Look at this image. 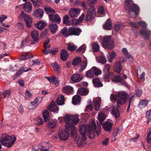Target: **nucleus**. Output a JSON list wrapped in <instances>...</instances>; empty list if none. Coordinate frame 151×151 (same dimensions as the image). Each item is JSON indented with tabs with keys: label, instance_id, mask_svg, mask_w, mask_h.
Returning a JSON list of instances; mask_svg holds the SVG:
<instances>
[{
	"label": "nucleus",
	"instance_id": "obj_28",
	"mask_svg": "<svg viewBox=\"0 0 151 151\" xmlns=\"http://www.w3.org/2000/svg\"><path fill=\"white\" fill-rule=\"evenodd\" d=\"M122 52L124 55L126 57L128 58L130 61H132L133 60L132 57L131 55L128 52L127 49L126 48H123L122 49Z\"/></svg>",
	"mask_w": 151,
	"mask_h": 151
},
{
	"label": "nucleus",
	"instance_id": "obj_36",
	"mask_svg": "<svg viewBox=\"0 0 151 151\" xmlns=\"http://www.w3.org/2000/svg\"><path fill=\"white\" fill-rule=\"evenodd\" d=\"M111 27V24L110 22V20L108 19L105 23L103 25V28L104 29H109Z\"/></svg>",
	"mask_w": 151,
	"mask_h": 151
},
{
	"label": "nucleus",
	"instance_id": "obj_51",
	"mask_svg": "<svg viewBox=\"0 0 151 151\" xmlns=\"http://www.w3.org/2000/svg\"><path fill=\"white\" fill-rule=\"evenodd\" d=\"M44 9L46 12L47 14L52 13L54 12V10L50 7L48 6H45Z\"/></svg>",
	"mask_w": 151,
	"mask_h": 151
},
{
	"label": "nucleus",
	"instance_id": "obj_2",
	"mask_svg": "<svg viewBox=\"0 0 151 151\" xmlns=\"http://www.w3.org/2000/svg\"><path fill=\"white\" fill-rule=\"evenodd\" d=\"M64 120L67 123L66 127L71 131L72 137L76 139H78L79 137L76 132L75 127L73 125L77 124L78 122L79 119L77 116L67 115L64 117Z\"/></svg>",
	"mask_w": 151,
	"mask_h": 151
},
{
	"label": "nucleus",
	"instance_id": "obj_8",
	"mask_svg": "<svg viewBox=\"0 0 151 151\" xmlns=\"http://www.w3.org/2000/svg\"><path fill=\"white\" fill-rule=\"evenodd\" d=\"M19 17L24 19L28 27H31L32 19L29 15L25 14L23 11H22L19 15Z\"/></svg>",
	"mask_w": 151,
	"mask_h": 151
},
{
	"label": "nucleus",
	"instance_id": "obj_3",
	"mask_svg": "<svg viewBox=\"0 0 151 151\" xmlns=\"http://www.w3.org/2000/svg\"><path fill=\"white\" fill-rule=\"evenodd\" d=\"M128 93L125 91H119L117 94H111L110 99L112 101H116L118 107L119 106L125 104L127 99Z\"/></svg>",
	"mask_w": 151,
	"mask_h": 151
},
{
	"label": "nucleus",
	"instance_id": "obj_42",
	"mask_svg": "<svg viewBox=\"0 0 151 151\" xmlns=\"http://www.w3.org/2000/svg\"><path fill=\"white\" fill-rule=\"evenodd\" d=\"M63 23L68 26L71 25V21H70L69 17L68 15H65L63 17Z\"/></svg>",
	"mask_w": 151,
	"mask_h": 151
},
{
	"label": "nucleus",
	"instance_id": "obj_59",
	"mask_svg": "<svg viewBox=\"0 0 151 151\" xmlns=\"http://www.w3.org/2000/svg\"><path fill=\"white\" fill-rule=\"evenodd\" d=\"M97 0H88L87 4L89 6L96 4Z\"/></svg>",
	"mask_w": 151,
	"mask_h": 151
},
{
	"label": "nucleus",
	"instance_id": "obj_32",
	"mask_svg": "<svg viewBox=\"0 0 151 151\" xmlns=\"http://www.w3.org/2000/svg\"><path fill=\"white\" fill-rule=\"evenodd\" d=\"M116 56V52L114 51H113L111 53L109 54V55L107 57L108 61L111 63L114 59Z\"/></svg>",
	"mask_w": 151,
	"mask_h": 151
},
{
	"label": "nucleus",
	"instance_id": "obj_43",
	"mask_svg": "<svg viewBox=\"0 0 151 151\" xmlns=\"http://www.w3.org/2000/svg\"><path fill=\"white\" fill-rule=\"evenodd\" d=\"M64 96L61 95L60 97H58L57 100V104L59 105H62L64 104Z\"/></svg>",
	"mask_w": 151,
	"mask_h": 151
},
{
	"label": "nucleus",
	"instance_id": "obj_13",
	"mask_svg": "<svg viewBox=\"0 0 151 151\" xmlns=\"http://www.w3.org/2000/svg\"><path fill=\"white\" fill-rule=\"evenodd\" d=\"M43 14L44 12L43 9L41 8H39L34 12L32 15L37 19H40L42 17Z\"/></svg>",
	"mask_w": 151,
	"mask_h": 151
},
{
	"label": "nucleus",
	"instance_id": "obj_55",
	"mask_svg": "<svg viewBox=\"0 0 151 151\" xmlns=\"http://www.w3.org/2000/svg\"><path fill=\"white\" fill-rule=\"evenodd\" d=\"M52 82L55 83L56 86H58L59 85L58 79L55 75L52 76Z\"/></svg>",
	"mask_w": 151,
	"mask_h": 151
},
{
	"label": "nucleus",
	"instance_id": "obj_16",
	"mask_svg": "<svg viewBox=\"0 0 151 151\" xmlns=\"http://www.w3.org/2000/svg\"><path fill=\"white\" fill-rule=\"evenodd\" d=\"M81 9H79L71 8L69 13V14L71 17H77L80 14Z\"/></svg>",
	"mask_w": 151,
	"mask_h": 151
},
{
	"label": "nucleus",
	"instance_id": "obj_27",
	"mask_svg": "<svg viewBox=\"0 0 151 151\" xmlns=\"http://www.w3.org/2000/svg\"><path fill=\"white\" fill-rule=\"evenodd\" d=\"M71 79L74 82H78L81 81L82 79L81 77L78 74L73 75L71 77Z\"/></svg>",
	"mask_w": 151,
	"mask_h": 151
},
{
	"label": "nucleus",
	"instance_id": "obj_15",
	"mask_svg": "<svg viewBox=\"0 0 151 151\" xmlns=\"http://www.w3.org/2000/svg\"><path fill=\"white\" fill-rule=\"evenodd\" d=\"M38 148L41 151H49V144L47 142H43L39 145Z\"/></svg>",
	"mask_w": 151,
	"mask_h": 151
},
{
	"label": "nucleus",
	"instance_id": "obj_38",
	"mask_svg": "<svg viewBox=\"0 0 151 151\" xmlns=\"http://www.w3.org/2000/svg\"><path fill=\"white\" fill-rule=\"evenodd\" d=\"M96 60L98 62L104 64L106 63V60L105 57L103 55L100 56L96 58Z\"/></svg>",
	"mask_w": 151,
	"mask_h": 151
},
{
	"label": "nucleus",
	"instance_id": "obj_33",
	"mask_svg": "<svg viewBox=\"0 0 151 151\" xmlns=\"http://www.w3.org/2000/svg\"><path fill=\"white\" fill-rule=\"evenodd\" d=\"M77 93L81 95H86L88 93V91L87 89L84 88H80L77 91Z\"/></svg>",
	"mask_w": 151,
	"mask_h": 151
},
{
	"label": "nucleus",
	"instance_id": "obj_58",
	"mask_svg": "<svg viewBox=\"0 0 151 151\" xmlns=\"http://www.w3.org/2000/svg\"><path fill=\"white\" fill-rule=\"evenodd\" d=\"M86 46L85 44H83L82 45L81 47L77 49V50L80 51L84 52L86 50Z\"/></svg>",
	"mask_w": 151,
	"mask_h": 151
},
{
	"label": "nucleus",
	"instance_id": "obj_53",
	"mask_svg": "<svg viewBox=\"0 0 151 151\" xmlns=\"http://www.w3.org/2000/svg\"><path fill=\"white\" fill-rule=\"evenodd\" d=\"M56 51L55 50H49L46 49H45V50L43 51V53L45 55L49 53H52V54H55L56 53Z\"/></svg>",
	"mask_w": 151,
	"mask_h": 151
},
{
	"label": "nucleus",
	"instance_id": "obj_41",
	"mask_svg": "<svg viewBox=\"0 0 151 151\" xmlns=\"http://www.w3.org/2000/svg\"><path fill=\"white\" fill-rule=\"evenodd\" d=\"M92 69L93 71V73L94 75L97 76L101 73V71L99 68L96 67H93Z\"/></svg>",
	"mask_w": 151,
	"mask_h": 151
},
{
	"label": "nucleus",
	"instance_id": "obj_35",
	"mask_svg": "<svg viewBox=\"0 0 151 151\" xmlns=\"http://www.w3.org/2000/svg\"><path fill=\"white\" fill-rule=\"evenodd\" d=\"M49 28L53 34L55 33L58 29V26L55 24H50L49 25Z\"/></svg>",
	"mask_w": 151,
	"mask_h": 151
},
{
	"label": "nucleus",
	"instance_id": "obj_64",
	"mask_svg": "<svg viewBox=\"0 0 151 151\" xmlns=\"http://www.w3.org/2000/svg\"><path fill=\"white\" fill-rule=\"evenodd\" d=\"M142 93L141 90L137 89L136 91V95L138 97H140Z\"/></svg>",
	"mask_w": 151,
	"mask_h": 151
},
{
	"label": "nucleus",
	"instance_id": "obj_26",
	"mask_svg": "<svg viewBox=\"0 0 151 151\" xmlns=\"http://www.w3.org/2000/svg\"><path fill=\"white\" fill-rule=\"evenodd\" d=\"M92 82L94 86L96 87L99 88L103 86V84L100 82L98 78H95L93 79Z\"/></svg>",
	"mask_w": 151,
	"mask_h": 151
},
{
	"label": "nucleus",
	"instance_id": "obj_37",
	"mask_svg": "<svg viewBox=\"0 0 151 151\" xmlns=\"http://www.w3.org/2000/svg\"><path fill=\"white\" fill-rule=\"evenodd\" d=\"M106 116L104 113L102 112L99 113L98 119L101 124L104 120Z\"/></svg>",
	"mask_w": 151,
	"mask_h": 151
},
{
	"label": "nucleus",
	"instance_id": "obj_30",
	"mask_svg": "<svg viewBox=\"0 0 151 151\" xmlns=\"http://www.w3.org/2000/svg\"><path fill=\"white\" fill-rule=\"evenodd\" d=\"M31 70V69L29 68L26 70H24V68L23 67H22L16 73L14 76V78H17L24 71V72H27L30 70Z\"/></svg>",
	"mask_w": 151,
	"mask_h": 151
},
{
	"label": "nucleus",
	"instance_id": "obj_61",
	"mask_svg": "<svg viewBox=\"0 0 151 151\" xmlns=\"http://www.w3.org/2000/svg\"><path fill=\"white\" fill-rule=\"evenodd\" d=\"M134 96V94L131 93L129 96V105H130L131 104L132 101H133V100H132V98Z\"/></svg>",
	"mask_w": 151,
	"mask_h": 151
},
{
	"label": "nucleus",
	"instance_id": "obj_44",
	"mask_svg": "<svg viewBox=\"0 0 151 151\" xmlns=\"http://www.w3.org/2000/svg\"><path fill=\"white\" fill-rule=\"evenodd\" d=\"M77 48V47L73 43H69L68 45V50H70L71 51H73L75 50Z\"/></svg>",
	"mask_w": 151,
	"mask_h": 151
},
{
	"label": "nucleus",
	"instance_id": "obj_6",
	"mask_svg": "<svg viewBox=\"0 0 151 151\" xmlns=\"http://www.w3.org/2000/svg\"><path fill=\"white\" fill-rule=\"evenodd\" d=\"M102 44L103 47L105 48H109L111 49L114 47V43L111 40V36L110 35L105 37L103 40Z\"/></svg>",
	"mask_w": 151,
	"mask_h": 151
},
{
	"label": "nucleus",
	"instance_id": "obj_14",
	"mask_svg": "<svg viewBox=\"0 0 151 151\" xmlns=\"http://www.w3.org/2000/svg\"><path fill=\"white\" fill-rule=\"evenodd\" d=\"M129 24L132 27L135 28H138L139 26H141L143 28H145L147 26V24L145 22L143 21L138 22L137 23L131 22L129 23Z\"/></svg>",
	"mask_w": 151,
	"mask_h": 151
},
{
	"label": "nucleus",
	"instance_id": "obj_63",
	"mask_svg": "<svg viewBox=\"0 0 151 151\" xmlns=\"http://www.w3.org/2000/svg\"><path fill=\"white\" fill-rule=\"evenodd\" d=\"M29 58V57L27 55H22L21 57L20 58V60H23L27 59Z\"/></svg>",
	"mask_w": 151,
	"mask_h": 151
},
{
	"label": "nucleus",
	"instance_id": "obj_11",
	"mask_svg": "<svg viewBox=\"0 0 151 151\" xmlns=\"http://www.w3.org/2000/svg\"><path fill=\"white\" fill-rule=\"evenodd\" d=\"M42 98L40 97H37L33 102H31L28 105V108L30 110L34 109L37 107L42 101Z\"/></svg>",
	"mask_w": 151,
	"mask_h": 151
},
{
	"label": "nucleus",
	"instance_id": "obj_9",
	"mask_svg": "<svg viewBox=\"0 0 151 151\" xmlns=\"http://www.w3.org/2000/svg\"><path fill=\"white\" fill-rule=\"evenodd\" d=\"M128 7L129 13L131 17L132 18L135 17L139 9V7L135 4H133Z\"/></svg>",
	"mask_w": 151,
	"mask_h": 151
},
{
	"label": "nucleus",
	"instance_id": "obj_46",
	"mask_svg": "<svg viewBox=\"0 0 151 151\" xmlns=\"http://www.w3.org/2000/svg\"><path fill=\"white\" fill-rule=\"evenodd\" d=\"M47 126L49 128L53 129L56 127V124L53 121L50 120L47 124Z\"/></svg>",
	"mask_w": 151,
	"mask_h": 151
},
{
	"label": "nucleus",
	"instance_id": "obj_49",
	"mask_svg": "<svg viewBox=\"0 0 151 151\" xmlns=\"http://www.w3.org/2000/svg\"><path fill=\"white\" fill-rule=\"evenodd\" d=\"M33 4L35 7H39L40 6L41 2L40 0H31Z\"/></svg>",
	"mask_w": 151,
	"mask_h": 151
},
{
	"label": "nucleus",
	"instance_id": "obj_20",
	"mask_svg": "<svg viewBox=\"0 0 151 151\" xmlns=\"http://www.w3.org/2000/svg\"><path fill=\"white\" fill-rule=\"evenodd\" d=\"M47 23L44 21L41 20L36 23L34 26L39 30H42L46 25Z\"/></svg>",
	"mask_w": 151,
	"mask_h": 151
},
{
	"label": "nucleus",
	"instance_id": "obj_40",
	"mask_svg": "<svg viewBox=\"0 0 151 151\" xmlns=\"http://www.w3.org/2000/svg\"><path fill=\"white\" fill-rule=\"evenodd\" d=\"M43 117L45 122H47L49 119L50 115L48 111L46 110H44L42 113Z\"/></svg>",
	"mask_w": 151,
	"mask_h": 151
},
{
	"label": "nucleus",
	"instance_id": "obj_21",
	"mask_svg": "<svg viewBox=\"0 0 151 151\" xmlns=\"http://www.w3.org/2000/svg\"><path fill=\"white\" fill-rule=\"evenodd\" d=\"M140 33L142 37L147 39L149 37L151 32L150 31L148 30L142 29L140 30Z\"/></svg>",
	"mask_w": 151,
	"mask_h": 151
},
{
	"label": "nucleus",
	"instance_id": "obj_7",
	"mask_svg": "<svg viewBox=\"0 0 151 151\" xmlns=\"http://www.w3.org/2000/svg\"><path fill=\"white\" fill-rule=\"evenodd\" d=\"M66 126L67 124L65 125V129L64 131L61 127L59 129L58 135L59 138L61 140H65L68 138L69 134L68 131L69 130V129L66 127Z\"/></svg>",
	"mask_w": 151,
	"mask_h": 151
},
{
	"label": "nucleus",
	"instance_id": "obj_45",
	"mask_svg": "<svg viewBox=\"0 0 151 151\" xmlns=\"http://www.w3.org/2000/svg\"><path fill=\"white\" fill-rule=\"evenodd\" d=\"M81 59L80 57H76L74 58L72 63L73 65H79L81 62Z\"/></svg>",
	"mask_w": 151,
	"mask_h": 151
},
{
	"label": "nucleus",
	"instance_id": "obj_60",
	"mask_svg": "<svg viewBox=\"0 0 151 151\" xmlns=\"http://www.w3.org/2000/svg\"><path fill=\"white\" fill-rule=\"evenodd\" d=\"M147 138V142L151 144V131H150L148 134Z\"/></svg>",
	"mask_w": 151,
	"mask_h": 151
},
{
	"label": "nucleus",
	"instance_id": "obj_50",
	"mask_svg": "<svg viewBox=\"0 0 151 151\" xmlns=\"http://www.w3.org/2000/svg\"><path fill=\"white\" fill-rule=\"evenodd\" d=\"M86 75L87 77L92 78L94 77V75L93 73L92 68L86 72Z\"/></svg>",
	"mask_w": 151,
	"mask_h": 151
},
{
	"label": "nucleus",
	"instance_id": "obj_56",
	"mask_svg": "<svg viewBox=\"0 0 151 151\" xmlns=\"http://www.w3.org/2000/svg\"><path fill=\"white\" fill-rule=\"evenodd\" d=\"M98 12L100 14H104L105 13V11L104 7L101 6L99 7L97 10Z\"/></svg>",
	"mask_w": 151,
	"mask_h": 151
},
{
	"label": "nucleus",
	"instance_id": "obj_22",
	"mask_svg": "<svg viewBox=\"0 0 151 151\" xmlns=\"http://www.w3.org/2000/svg\"><path fill=\"white\" fill-rule=\"evenodd\" d=\"M113 125L112 123L106 122L103 124V126L104 129L107 131L110 132Z\"/></svg>",
	"mask_w": 151,
	"mask_h": 151
},
{
	"label": "nucleus",
	"instance_id": "obj_62",
	"mask_svg": "<svg viewBox=\"0 0 151 151\" xmlns=\"http://www.w3.org/2000/svg\"><path fill=\"white\" fill-rule=\"evenodd\" d=\"M121 69L122 68L121 67H114V70L116 72L119 73Z\"/></svg>",
	"mask_w": 151,
	"mask_h": 151
},
{
	"label": "nucleus",
	"instance_id": "obj_34",
	"mask_svg": "<svg viewBox=\"0 0 151 151\" xmlns=\"http://www.w3.org/2000/svg\"><path fill=\"white\" fill-rule=\"evenodd\" d=\"M81 97L78 95L75 96L72 99L73 103L74 105L78 104L80 103Z\"/></svg>",
	"mask_w": 151,
	"mask_h": 151
},
{
	"label": "nucleus",
	"instance_id": "obj_5",
	"mask_svg": "<svg viewBox=\"0 0 151 151\" xmlns=\"http://www.w3.org/2000/svg\"><path fill=\"white\" fill-rule=\"evenodd\" d=\"M81 32L80 29L72 27H69L68 30L67 27H64L60 31V33L65 37L71 35L78 36Z\"/></svg>",
	"mask_w": 151,
	"mask_h": 151
},
{
	"label": "nucleus",
	"instance_id": "obj_25",
	"mask_svg": "<svg viewBox=\"0 0 151 151\" xmlns=\"http://www.w3.org/2000/svg\"><path fill=\"white\" fill-rule=\"evenodd\" d=\"M23 6L24 10L26 12L31 11L32 9V5L30 2H27L23 4Z\"/></svg>",
	"mask_w": 151,
	"mask_h": 151
},
{
	"label": "nucleus",
	"instance_id": "obj_10",
	"mask_svg": "<svg viewBox=\"0 0 151 151\" xmlns=\"http://www.w3.org/2000/svg\"><path fill=\"white\" fill-rule=\"evenodd\" d=\"M96 11L94 6H91L87 12L86 20V21H90L93 20L96 16Z\"/></svg>",
	"mask_w": 151,
	"mask_h": 151
},
{
	"label": "nucleus",
	"instance_id": "obj_57",
	"mask_svg": "<svg viewBox=\"0 0 151 151\" xmlns=\"http://www.w3.org/2000/svg\"><path fill=\"white\" fill-rule=\"evenodd\" d=\"M133 1L132 0H125V7L126 8L129 5L132 4Z\"/></svg>",
	"mask_w": 151,
	"mask_h": 151
},
{
	"label": "nucleus",
	"instance_id": "obj_24",
	"mask_svg": "<svg viewBox=\"0 0 151 151\" xmlns=\"http://www.w3.org/2000/svg\"><path fill=\"white\" fill-rule=\"evenodd\" d=\"M47 108L50 111L55 112H57L59 110V108L54 103L52 104V103L48 106Z\"/></svg>",
	"mask_w": 151,
	"mask_h": 151
},
{
	"label": "nucleus",
	"instance_id": "obj_39",
	"mask_svg": "<svg viewBox=\"0 0 151 151\" xmlns=\"http://www.w3.org/2000/svg\"><path fill=\"white\" fill-rule=\"evenodd\" d=\"M38 35L39 33L37 30H34L31 32V36L35 41H36L38 40Z\"/></svg>",
	"mask_w": 151,
	"mask_h": 151
},
{
	"label": "nucleus",
	"instance_id": "obj_1",
	"mask_svg": "<svg viewBox=\"0 0 151 151\" xmlns=\"http://www.w3.org/2000/svg\"><path fill=\"white\" fill-rule=\"evenodd\" d=\"M96 125L94 120L92 121L91 125L83 124L79 127V131L81 139L78 140L77 144L79 147H83L85 145L84 141L86 139V132H88L89 137L93 139L95 137V131Z\"/></svg>",
	"mask_w": 151,
	"mask_h": 151
},
{
	"label": "nucleus",
	"instance_id": "obj_48",
	"mask_svg": "<svg viewBox=\"0 0 151 151\" xmlns=\"http://www.w3.org/2000/svg\"><path fill=\"white\" fill-rule=\"evenodd\" d=\"M147 103L146 101L142 100L141 101L138 105V107L139 108H143L147 105Z\"/></svg>",
	"mask_w": 151,
	"mask_h": 151
},
{
	"label": "nucleus",
	"instance_id": "obj_19",
	"mask_svg": "<svg viewBox=\"0 0 151 151\" xmlns=\"http://www.w3.org/2000/svg\"><path fill=\"white\" fill-rule=\"evenodd\" d=\"M49 18L52 22L56 23H59L61 21V19L60 17L57 14H50L49 15Z\"/></svg>",
	"mask_w": 151,
	"mask_h": 151
},
{
	"label": "nucleus",
	"instance_id": "obj_54",
	"mask_svg": "<svg viewBox=\"0 0 151 151\" xmlns=\"http://www.w3.org/2000/svg\"><path fill=\"white\" fill-rule=\"evenodd\" d=\"M92 48L94 52H97L99 50V46L97 43H94L93 45Z\"/></svg>",
	"mask_w": 151,
	"mask_h": 151
},
{
	"label": "nucleus",
	"instance_id": "obj_4",
	"mask_svg": "<svg viewBox=\"0 0 151 151\" xmlns=\"http://www.w3.org/2000/svg\"><path fill=\"white\" fill-rule=\"evenodd\" d=\"M16 140V137L14 136H11L6 134H3L2 137L0 138L1 144L9 148L12 145Z\"/></svg>",
	"mask_w": 151,
	"mask_h": 151
},
{
	"label": "nucleus",
	"instance_id": "obj_47",
	"mask_svg": "<svg viewBox=\"0 0 151 151\" xmlns=\"http://www.w3.org/2000/svg\"><path fill=\"white\" fill-rule=\"evenodd\" d=\"M122 80V78L120 76H115L111 79L112 81L117 82H119Z\"/></svg>",
	"mask_w": 151,
	"mask_h": 151
},
{
	"label": "nucleus",
	"instance_id": "obj_29",
	"mask_svg": "<svg viewBox=\"0 0 151 151\" xmlns=\"http://www.w3.org/2000/svg\"><path fill=\"white\" fill-rule=\"evenodd\" d=\"M119 106L118 107V106L116 107H114L112 110V114L116 118H119L120 116L119 111L118 109Z\"/></svg>",
	"mask_w": 151,
	"mask_h": 151
},
{
	"label": "nucleus",
	"instance_id": "obj_17",
	"mask_svg": "<svg viewBox=\"0 0 151 151\" xmlns=\"http://www.w3.org/2000/svg\"><path fill=\"white\" fill-rule=\"evenodd\" d=\"M62 91L63 93L69 95L73 91V88L70 86H66L62 88Z\"/></svg>",
	"mask_w": 151,
	"mask_h": 151
},
{
	"label": "nucleus",
	"instance_id": "obj_23",
	"mask_svg": "<svg viewBox=\"0 0 151 151\" xmlns=\"http://www.w3.org/2000/svg\"><path fill=\"white\" fill-rule=\"evenodd\" d=\"M93 103L95 110L96 111L99 110L100 107V104L101 103V99L99 98L95 99L93 101Z\"/></svg>",
	"mask_w": 151,
	"mask_h": 151
},
{
	"label": "nucleus",
	"instance_id": "obj_31",
	"mask_svg": "<svg viewBox=\"0 0 151 151\" xmlns=\"http://www.w3.org/2000/svg\"><path fill=\"white\" fill-rule=\"evenodd\" d=\"M68 57V54L66 51L64 50H62L61 53V59L63 61H65L67 60Z\"/></svg>",
	"mask_w": 151,
	"mask_h": 151
},
{
	"label": "nucleus",
	"instance_id": "obj_12",
	"mask_svg": "<svg viewBox=\"0 0 151 151\" xmlns=\"http://www.w3.org/2000/svg\"><path fill=\"white\" fill-rule=\"evenodd\" d=\"M104 71V74L102 78L103 79L105 82H110L109 78L111 76L113 75V73L109 72V68L107 67H105Z\"/></svg>",
	"mask_w": 151,
	"mask_h": 151
},
{
	"label": "nucleus",
	"instance_id": "obj_52",
	"mask_svg": "<svg viewBox=\"0 0 151 151\" xmlns=\"http://www.w3.org/2000/svg\"><path fill=\"white\" fill-rule=\"evenodd\" d=\"M124 27L121 23H118L115 24L114 27L115 30L116 31H119L120 28L121 27Z\"/></svg>",
	"mask_w": 151,
	"mask_h": 151
},
{
	"label": "nucleus",
	"instance_id": "obj_18",
	"mask_svg": "<svg viewBox=\"0 0 151 151\" xmlns=\"http://www.w3.org/2000/svg\"><path fill=\"white\" fill-rule=\"evenodd\" d=\"M84 17V14H82L78 19H72L71 21V25L75 26L78 24L83 20Z\"/></svg>",
	"mask_w": 151,
	"mask_h": 151
}]
</instances>
